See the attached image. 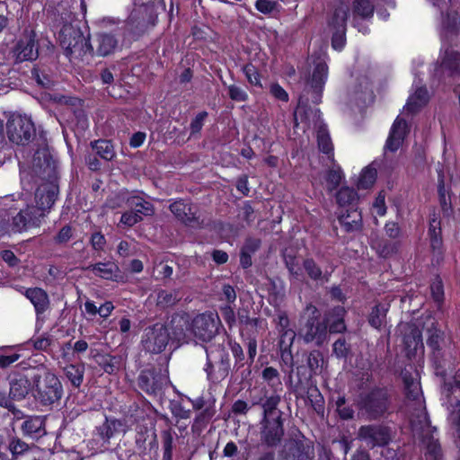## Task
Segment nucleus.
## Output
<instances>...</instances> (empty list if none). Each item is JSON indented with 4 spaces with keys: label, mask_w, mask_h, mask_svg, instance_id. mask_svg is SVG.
<instances>
[{
    "label": "nucleus",
    "mask_w": 460,
    "mask_h": 460,
    "mask_svg": "<svg viewBox=\"0 0 460 460\" xmlns=\"http://www.w3.org/2000/svg\"><path fill=\"white\" fill-rule=\"evenodd\" d=\"M32 382V394L40 405L50 406L61 399L63 387L55 374L45 371L41 375L33 376Z\"/></svg>",
    "instance_id": "nucleus-1"
},
{
    "label": "nucleus",
    "mask_w": 460,
    "mask_h": 460,
    "mask_svg": "<svg viewBox=\"0 0 460 460\" xmlns=\"http://www.w3.org/2000/svg\"><path fill=\"white\" fill-rule=\"evenodd\" d=\"M305 319L299 330V335L305 343L314 342L317 346L323 345L328 338L326 323L321 318V314L314 305H306L304 313Z\"/></svg>",
    "instance_id": "nucleus-2"
},
{
    "label": "nucleus",
    "mask_w": 460,
    "mask_h": 460,
    "mask_svg": "<svg viewBox=\"0 0 460 460\" xmlns=\"http://www.w3.org/2000/svg\"><path fill=\"white\" fill-rule=\"evenodd\" d=\"M59 40L62 48L65 49L66 56L71 58H82L86 54L93 56L94 54L88 39L83 32L71 24H65L59 32Z\"/></svg>",
    "instance_id": "nucleus-3"
},
{
    "label": "nucleus",
    "mask_w": 460,
    "mask_h": 460,
    "mask_svg": "<svg viewBox=\"0 0 460 460\" xmlns=\"http://www.w3.org/2000/svg\"><path fill=\"white\" fill-rule=\"evenodd\" d=\"M388 394L384 389H374L359 402V411L368 420H376L388 409Z\"/></svg>",
    "instance_id": "nucleus-4"
},
{
    "label": "nucleus",
    "mask_w": 460,
    "mask_h": 460,
    "mask_svg": "<svg viewBox=\"0 0 460 460\" xmlns=\"http://www.w3.org/2000/svg\"><path fill=\"white\" fill-rule=\"evenodd\" d=\"M7 134L13 143L25 145L35 136L34 124L26 116L14 115L7 121Z\"/></svg>",
    "instance_id": "nucleus-5"
},
{
    "label": "nucleus",
    "mask_w": 460,
    "mask_h": 460,
    "mask_svg": "<svg viewBox=\"0 0 460 460\" xmlns=\"http://www.w3.org/2000/svg\"><path fill=\"white\" fill-rule=\"evenodd\" d=\"M169 338L166 326L157 323L145 329L141 343L145 350L156 354L166 348Z\"/></svg>",
    "instance_id": "nucleus-6"
},
{
    "label": "nucleus",
    "mask_w": 460,
    "mask_h": 460,
    "mask_svg": "<svg viewBox=\"0 0 460 460\" xmlns=\"http://www.w3.org/2000/svg\"><path fill=\"white\" fill-rule=\"evenodd\" d=\"M219 317L212 313L198 314L191 321V331L199 339L208 341L217 332Z\"/></svg>",
    "instance_id": "nucleus-7"
},
{
    "label": "nucleus",
    "mask_w": 460,
    "mask_h": 460,
    "mask_svg": "<svg viewBox=\"0 0 460 460\" xmlns=\"http://www.w3.org/2000/svg\"><path fill=\"white\" fill-rule=\"evenodd\" d=\"M45 214L39 212L34 206H28L25 209L13 217L10 226L11 231L13 233H21L30 227H38L40 225L41 218Z\"/></svg>",
    "instance_id": "nucleus-8"
},
{
    "label": "nucleus",
    "mask_w": 460,
    "mask_h": 460,
    "mask_svg": "<svg viewBox=\"0 0 460 460\" xmlns=\"http://www.w3.org/2000/svg\"><path fill=\"white\" fill-rule=\"evenodd\" d=\"M358 436L370 447L385 446L391 439L389 429L378 425L362 426Z\"/></svg>",
    "instance_id": "nucleus-9"
},
{
    "label": "nucleus",
    "mask_w": 460,
    "mask_h": 460,
    "mask_svg": "<svg viewBox=\"0 0 460 460\" xmlns=\"http://www.w3.org/2000/svg\"><path fill=\"white\" fill-rule=\"evenodd\" d=\"M171 212L182 223L190 226H200L203 223L198 215V208L182 199L170 205Z\"/></svg>",
    "instance_id": "nucleus-10"
},
{
    "label": "nucleus",
    "mask_w": 460,
    "mask_h": 460,
    "mask_svg": "<svg viewBox=\"0 0 460 460\" xmlns=\"http://www.w3.org/2000/svg\"><path fill=\"white\" fill-rule=\"evenodd\" d=\"M13 56L16 62L32 61L39 56L35 34L31 32L23 35L13 49Z\"/></svg>",
    "instance_id": "nucleus-11"
},
{
    "label": "nucleus",
    "mask_w": 460,
    "mask_h": 460,
    "mask_svg": "<svg viewBox=\"0 0 460 460\" xmlns=\"http://www.w3.org/2000/svg\"><path fill=\"white\" fill-rule=\"evenodd\" d=\"M314 457V447L296 440L286 443L281 453V460H313Z\"/></svg>",
    "instance_id": "nucleus-12"
},
{
    "label": "nucleus",
    "mask_w": 460,
    "mask_h": 460,
    "mask_svg": "<svg viewBox=\"0 0 460 460\" xmlns=\"http://www.w3.org/2000/svg\"><path fill=\"white\" fill-rule=\"evenodd\" d=\"M402 376L404 383L407 407L411 408L416 405L421 406L425 403V401L419 380L413 377L406 370L402 372Z\"/></svg>",
    "instance_id": "nucleus-13"
},
{
    "label": "nucleus",
    "mask_w": 460,
    "mask_h": 460,
    "mask_svg": "<svg viewBox=\"0 0 460 460\" xmlns=\"http://www.w3.org/2000/svg\"><path fill=\"white\" fill-rule=\"evenodd\" d=\"M261 424L262 441H264L268 446L271 447L278 445L284 435L282 418L280 417L268 420L262 419Z\"/></svg>",
    "instance_id": "nucleus-14"
},
{
    "label": "nucleus",
    "mask_w": 460,
    "mask_h": 460,
    "mask_svg": "<svg viewBox=\"0 0 460 460\" xmlns=\"http://www.w3.org/2000/svg\"><path fill=\"white\" fill-rule=\"evenodd\" d=\"M427 344L437 356L441 355V351L447 344L445 332L438 328V323L432 317L428 318L427 326Z\"/></svg>",
    "instance_id": "nucleus-15"
},
{
    "label": "nucleus",
    "mask_w": 460,
    "mask_h": 460,
    "mask_svg": "<svg viewBox=\"0 0 460 460\" xmlns=\"http://www.w3.org/2000/svg\"><path fill=\"white\" fill-rule=\"evenodd\" d=\"M411 411V425L414 432H420L422 436L436 431V428L430 427V422L426 412L425 403L409 408Z\"/></svg>",
    "instance_id": "nucleus-16"
},
{
    "label": "nucleus",
    "mask_w": 460,
    "mask_h": 460,
    "mask_svg": "<svg viewBox=\"0 0 460 460\" xmlns=\"http://www.w3.org/2000/svg\"><path fill=\"white\" fill-rule=\"evenodd\" d=\"M165 381V376L150 369L143 370L138 376L139 387L149 394H155L160 392Z\"/></svg>",
    "instance_id": "nucleus-17"
},
{
    "label": "nucleus",
    "mask_w": 460,
    "mask_h": 460,
    "mask_svg": "<svg viewBox=\"0 0 460 460\" xmlns=\"http://www.w3.org/2000/svg\"><path fill=\"white\" fill-rule=\"evenodd\" d=\"M58 194V188L53 183H46L40 186L35 192V199L39 212L44 214V210L50 208L55 203Z\"/></svg>",
    "instance_id": "nucleus-18"
},
{
    "label": "nucleus",
    "mask_w": 460,
    "mask_h": 460,
    "mask_svg": "<svg viewBox=\"0 0 460 460\" xmlns=\"http://www.w3.org/2000/svg\"><path fill=\"white\" fill-rule=\"evenodd\" d=\"M230 369L229 357L226 353H221L220 360L214 366L208 355V361L204 370L207 373L208 379L213 383H218L225 379Z\"/></svg>",
    "instance_id": "nucleus-19"
},
{
    "label": "nucleus",
    "mask_w": 460,
    "mask_h": 460,
    "mask_svg": "<svg viewBox=\"0 0 460 460\" xmlns=\"http://www.w3.org/2000/svg\"><path fill=\"white\" fill-rule=\"evenodd\" d=\"M460 21V14L454 13L453 14L447 13V18L443 21V30L441 39L443 48L447 44L456 43L460 40V31L458 23Z\"/></svg>",
    "instance_id": "nucleus-20"
},
{
    "label": "nucleus",
    "mask_w": 460,
    "mask_h": 460,
    "mask_svg": "<svg viewBox=\"0 0 460 460\" xmlns=\"http://www.w3.org/2000/svg\"><path fill=\"white\" fill-rule=\"evenodd\" d=\"M328 77V66L325 61L320 60L315 63L312 78L309 82L311 88L315 94L314 102L319 103L321 102V94Z\"/></svg>",
    "instance_id": "nucleus-21"
},
{
    "label": "nucleus",
    "mask_w": 460,
    "mask_h": 460,
    "mask_svg": "<svg viewBox=\"0 0 460 460\" xmlns=\"http://www.w3.org/2000/svg\"><path fill=\"white\" fill-rule=\"evenodd\" d=\"M407 132L408 127L406 121L397 117L392 125L385 147L392 152L397 151L402 146Z\"/></svg>",
    "instance_id": "nucleus-22"
},
{
    "label": "nucleus",
    "mask_w": 460,
    "mask_h": 460,
    "mask_svg": "<svg viewBox=\"0 0 460 460\" xmlns=\"http://www.w3.org/2000/svg\"><path fill=\"white\" fill-rule=\"evenodd\" d=\"M22 293L33 305L37 315L43 314L49 308V297L44 289L29 288H24Z\"/></svg>",
    "instance_id": "nucleus-23"
},
{
    "label": "nucleus",
    "mask_w": 460,
    "mask_h": 460,
    "mask_svg": "<svg viewBox=\"0 0 460 460\" xmlns=\"http://www.w3.org/2000/svg\"><path fill=\"white\" fill-rule=\"evenodd\" d=\"M346 311L343 306L338 305L332 308L326 314L323 320L326 325H329L330 333H342L346 331L344 323V316Z\"/></svg>",
    "instance_id": "nucleus-24"
},
{
    "label": "nucleus",
    "mask_w": 460,
    "mask_h": 460,
    "mask_svg": "<svg viewBox=\"0 0 460 460\" xmlns=\"http://www.w3.org/2000/svg\"><path fill=\"white\" fill-rule=\"evenodd\" d=\"M437 73H447L449 76L456 75H460V54L453 50H445L439 68L436 69Z\"/></svg>",
    "instance_id": "nucleus-25"
},
{
    "label": "nucleus",
    "mask_w": 460,
    "mask_h": 460,
    "mask_svg": "<svg viewBox=\"0 0 460 460\" xmlns=\"http://www.w3.org/2000/svg\"><path fill=\"white\" fill-rule=\"evenodd\" d=\"M21 429L25 436L40 438L45 431V419L41 416H28L22 422Z\"/></svg>",
    "instance_id": "nucleus-26"
},
{
    "label": "nucleus",
    "mask_w": 460,
    "mask_h": 460,
    "mask_svg": "<svg viewBox=\"0 0 460 460\" xmlns=\"http://www.w3.org/2000/svg\"><path fill=\"white\" fill-rule=\"evenodd\" d=\"M31 390L32 385L26 376L19 375L10 382V395L13 400L24 399Z\"/></svg>",
    "instance_id": "nucleus-27"
},
{
    "label": "nucleus",
    "mask_w": 460,
    "mask_h": 460,
    "mask_svg": "<svg viewBox=\"0 0 460 460\" xmlns=\"http://www.w3.org/2000/svg\"><path fill=\"white\" fill-rule=\"evenodd\" d=\"M128 208H132L135 212L141 216H151L154 213L153 205L145 200L143 198L136 195H126L121 193L119 195Z\"/></svg>",
    "instance_id": "nucleus-28"
},
{
    "label": "nucleus",
    "mask_w": 460,
    "mask_h": 460,
    "mask_svg": "<svg viewBox=\"0 0 460 460\" xmlns=\"http://www.w3.org/2000/svg\"><path fill=\"white\" fill-rule=\"evenodd\" d=\"M339 222L346 232L359 231L362 227V216L358 209L347 210L339 217Z\"/></svg>",
    "instance_id": "nucleus-29"
},
{
    "label": "nucleus",
    "mask_w": 460,
    "mask_h": 460,
    "mask_svg": "<svg viewBox=\"0 0 460 460\" xmlns=\"http://www.w3.org/2000/svg\"><path fill=\"white\" fill-rule=\"evenodd\" d=\"M428 100L429 94L427 89L425 87H419L415 90L414 93L409 97L404 106V111L410 113H415L428 102Z\"/></svg>",
    "instance_id": "nucleus-30"
},
{
    "label": "nucleus",
    "mask_w": 460,
    "mask_h": 460,
    "mask_svg": "<svg viewBox=\"0 0 460 460\" xmlns=\"http://www.w3.org/2000/svg\"><path fill=\"white\" fill-rule=\"evenodd\" d=\"M280 333L279 347L280 350L281 358L286 363H291L293 360L291 347L294 342L296 333L294 331H285Z\"/></svg>",
    "instance_id": "nucleus-31"
},
{
    "label": "nucleus",
    "mask_w": 460,
    "mask_h": 460,
    "mask_svg": "<svg viewBox=\"0 0 460 460\" xmlns=\"http://www.w3.org/2000/svg\"><path fill=\"white\" fill-rule=\"evenodd\" d=\"M422 442L426 447V460H441L442 452L438 439L432 433L422 436Z\"/></svg>",
    "instance_id": "nucleus-32"
},
{
    "label": "nucleus",
    "mask_w": 460,
    "mask_h": 460,
    "mask_svg": "<svg viewBox=\"0 0 460 460\" xmlns=\"http://www.w3.org/2000/svg\"><path fill=\"white\" fill-rule=\"evenodd\" d=\"M281 397L279 394H273L266 397L265 401L261 403V407L263 409L262 419L268 420L282 417V411L278 409Z\"/></svg>",
    "instance_id": "nucleus-33"
},
{
    "label": "nucleus",
    "mask_w": 460,
    "mask_h": 460,
    "mask_svg": "<svg viewBox=\"0 0 460 460\" xmlns=\"http://www.w3.org/2000/svg\"><path fill=\"white\" fill-rule=\"evenodd\" d=\"M96 54L106 57L114 52L117 47V40L111 34H100L96 39Z\"/></svg>",
    "instance_id": "nucleus-34"
},
{
    "label": "nucleus",
    "mask_w": 460,
    "mask_h": 460,
    "mask_svg": "<svg viewBox=\"0 0 460 460\" xmlns=\"http://www.w3.org/2000/svg\"><path fill=\"white\" fill-rule=\"evenodd\" d=\"M94 360L107 374H114L119 368V358L110 354H96Z\"/></svg>",
    "instance_id": "nucleus-35"
},
{
    "label": "nucleus",
    "mask_w": 460,
    "mask_h": 460,
    "mask_svg": "<svg viewBox=\"0 0 460 460\" xmlns=\"http://www.w3.org/2000/svg\"><path fill=\"white\" fill-rule=\"evenodd\" d=\"M94 275L105 279H112L119 271L118 266L114 262H99L88 267Z\"/></svg>",
    "instance_id": "nucleus-36"
},
{
    "label": "nucleus",
    "mask_w": 460,
    "mask_h": 460,
    "mask_svg": "<svg viewBox=\"0 0 460 460\" xmlns=\"http://www.w3.org/2000/svg\"><path fill=\"white\" fill-rule=\"evenodd\" d=\"M303 267L311 279L314 281H329L330 274L324 273L313 259H305L303 262Z\"/></svg>",
    "instance_id": "nucleus-37"
},
{
    "label": "nucleus",
    "mask_w": 460,
    "mask_h": 460,
    "mask_svg": "<svg viewBox=\"0 0 460 460\" xmlns=\"http://www.w3.org/2000/svg\"><path fill=\"white\" fill-rule=\"evenodd\" d=\"M122 423L118 420H106L104 423L98 427V434L103 441H109L118 432L122 429Z\"/></svg>",
    "instance_id": "nucleus-38"
},
{
    "label": "nucleus",
    "mask_w": 460,
    "mask_h": 460,
    "mask_svg": "<svg viewBox=\"0 0 460 460\" xmlns=\"http://www.w3.org/2000/svg\"><path fill=\"white\" fill-rule=\"evenodd\" d=\"M349 13V5L344 3H341L335 9L332 15L331 20L329 21V25L333 28V30L338 29H345L346 28V21Z\"/></svg>",
    "instance_id": "nucleus-39"
},
{
    "label": "nucleus",
    "mask_w": 460,
    "mask_h": 460,
    "mask_svg": "<svg viewBox=\"0 0 460 460\" xmlns=\"http://www.w3.org/2000/svg\"><path fill=\"white\" fill-rule=\"evenodd\" d=\"M96 154L106 161H111L115 156L114 146L110 140L99 139L91 143Z\"/></svg>",
    "instance_id": "nucleus-40"
},
{
    "label": "nucleus",
    "mask_w": 460,
    "mask_h": 460,
    "mask_svg": "<svg viewBox=\"0 0 460 460\" xmlns=\"http://www.w3.org/2000/svg\"><path fill=\"white\" fill-rule=\"evenodd\" d=\"M65 375L75 387H79L84 376V364H70L64 368Z\"/></svg>",
    "instance_id": "nucleus-41"
},
{
    "label": "nucleus",
    "mask_w": 460,
    "mask_h": 460,
    "mask_svg": "<svg viewBox=\"0 0 460 460\" xmlns=\"http://www.w3.org/2000/svg\"><path fill=\"white\" fill-rule=\"evenodd\" d=\"M403 341L409 349H417L418 346H422L421 332L417 326H410L409 332L404 334Z\"/></svg>",
    "instance_id": "nucleus-42"
},
{
    "label": "nucleus",
    "mask_w": 460,
    "mask_h": 460,
    "mask_svg": "<svg viewBox=\"0 0 460 460\" xmlns=\"http://www.w3.org/2000/svg\"><path fill=\"white\" fill-rule=\"evenodd\" d=\"M376 170L370 166L364 168L359 175L358 181V187L359 189H368L372 187L376 180Z\"/></svg>",
    "instance_id": "nucleus-43"
},
{
    "label": "nucleus",
    "mask_w": 460,
    "mask_h": 460,
    "mask_svg": "<svg viewBox=\"0 0 460 460\" xmlns=\"http://www.w3.org/2000/svg\"><path fill=\"white\" fill-rule=\"evenodd\" d=\"M357 199L358 194L352 188L342 187L336 194L337 203L341 207L353 205Z\"/></svg>",
    "instance_id": "nucleus-44"
},
{
    "label": "nucleus",
    "mask_w": 460,
    "mask_h": 460,
    "mask_svg": "<svg viewBox=\"0 0 460 460\" xmlns=\"http://www.w3.org/2000/svg\"><path fill=\"white\" fill-rule=\"evenodd\" d=\"M307 366L314 375L320 374L323 366V356L319 350H313L307 356Z\"/></svg>",
    "instance_id": "nucleus-45"
},
{
    "label": "nucleus",
    "mask_w": 460,
    "mask_h": 460,
    "mask_svg": "<svg viewBox=\"0 0 460 460\" xmlns=\"http://www.w3.org/2000/svg\"><path fill=\"white\" fill-rule=\"evenodd\" d=\"M387 312V307L384 305H376L373 307L368 322L374 328H380L383 324Z\"/></svg>",
    "instance_id": "nucleus-46"
},
{
    "label": "nucleus",
    "mask_w": 460,
    "mask_h": 460,
    "mask_svg": "<svg viewBox=\"0 0 460 460\" xmlns=\"http://www.w3.org/2000/svg\"><path fill=\"white\" fill-rule=\"evenodd\" d=\"M317 140H318V146L319 149L327 155H333V146L331 140V137L329 136L328 131L325 128L321 127L317 131Z\"/></svg>",
    "instance_id": "nucleus-47"
},
{
    "label": "nucleus",
    "mask_w": 460,
    "mask_h": 460,
    "mask_svg": "<svg viewBox=\"0 0 460 460\" xmlns=\"http://www.w3.org/2000/svg\"><path fill=\"white\" fill-rule=\"evenodd\" d=\"M216 413L215 407L209 405L201 411L194 419L193 428L202 429L209 420L213 418Z\"/></svg>",
    "instance_id": "nucleus-48"
},
{
    "label": "nucleus",
    "mask_w": 460,
    "mask_h": 460,
    "mask_svg": "<svg viewBox=\"0 0 460 460\" xmlns=\"http://www.w3.org/2000/svg\"><path fill=\"white\" fill-rule=\"evenodd\" d=\"M179 300L175 291L161 290L157 294V305L161 307H169L176 304Z\"/></svg>",
    "instance_id": "nucleus-49"
},
{
    "label": "nucleus",
    "mask_w": 460,
    "mask_h": 460,
    "mask_svg": "<svg viewBox=\"0 0 460 460\" xmlns=\"http://www.w3.org/2000/svg\"><path fill=\"white\" fill-rule=\"evenodd\" d=\"M336 411L342 420H351L354 416V410L346 403L344 396H339L335 402Z\"/></svg>",
    "instance_id": "nucleus-50"
},
{
    "label": "nucleus",
    "mask_w": 460,
    "mask_h": 460,
    "mask_svg": "<svg viewBox=\"0 0 460 460\" xmlns=\"http://www.w3.org/2000/svg\"><path fill=\"white\" fill-rule=\"evenodd\" d=\"M374 5L371 0H355L354 13L361 17H369L373 14Z\"/></svg>",
    "instance_id": "nucleus-51"
},
{
    "label": "nucleus",
    "mask_w": 460,
    "mask_h": 460,
    "mask_svg": "<svg viewBox=\"0 0 460 460\" xmlns=\"http://www.w3.org/2000/svg\"><path fill=\"white\" fill-rule=\"evenodd\" d=\"M243 72L249 84L254 86L262 87L260 73L252 64L243 66Z\"/></svg>",
    "instance_id": "nucleus-52"
},
{
    "label": "nucleus",
    "mask_w": 460,
    "mask_h": 460,
    "mask_svg": "<svg viewBox=\"0 0 460 460\" xmlns=\"http://www.w3.org/2000/svg\"><path fill=\"white\" fill-rule=\"evenodd\" d=\"M342 177L341 170H329L325 176L327 190L329 191L334 190L340 185Z\"/></svg>",
    "instance_id": "nucleus-53"
},
{
    "label": "nucleus",
    "mask_w": 460,
    "mask_h": 460,
    "mask_svg": "<svg viewBox=\"0 0 460 460\" xmlns=\"http://www.w3.org/2000/svg\"><path fill=\"white\" fill-rule=\"evenodd\" d=\"M127 25L128 29L134 32H143L146 29V22L144 20H140L139 13L137 12L131 13L129 15Z\"/></svg>",
    "instance_id": "nucleus-54"
},
{
    "label": "nucleus",
    "mask_w": 460,
    "mask_h": 460,
    "mask_svg": "<svg viewBox=\"0 0 460 460\" xmlns=\"http://www.w3.org/2000/svg\"><path fill=\"white\" fill-rule=\"evenodd\" d=\"M31 79H33L39 86H41L43 88H50L52 85V80L50 77L43 73L40 72L39 68H33L31 70Z\"/></svg>",
    "instance_id": "nucleus-55"
},
{
    "label": "nucleus",
    "mask_w": 460,
    "mask_h": 460,
    "mask_svg": "<svg viewBox=\"0 0 460 460\" xmlns=\"http://www.w3.org/2000/svg\"><path fill=\"white\" fill-rule=\"evenodd\" d=\"M227 89L228 95L231 100L241 102H246L248 100V94L242 87L235 84H230L227 86Z\"/></svg>",
    "instance_id": "nucleus-56"
},
{
    "label": "nucleus",
    "mask_w": 460,
    "mask_h": 460,
    "mask_svg": "<svg viewBox=\"0 0 460 460\" xmlns=\"http://www.w3.org/2000/svg\"><path fill=\"white\" fill-rule=\"evenodd\" d=\"M430 291H431V296L436 302L440 303L443 301L444 288H443L442 280L440 279L437 278L431 283Z\"/></svg>",
    "instance_id": "nucleus-57"
},
{
    "label": "nucleus",
    "mask_w": 460,
    "mask_h": 460,
    "mask_svg": "<svg viewBox=\"0 0 460 460\" xmlns=\"http://www.w3.org/2000/svg\"><path fill=\"white\" fill-rule=\"evenodd\" d=\"M208 115L207 111H201L196 115L190 125L191 135L197 134L201 130Z\"/></svg>",
    "instance_id": "nucleus-58"
},
{
    "label": "nucleus",
    "mask_w": 460,
    "mask_h": 460,
    "mask_svg": "<svg viewBox=\"0 0 460 460\" xmlns=\"http://www.w3.org/2000/svg\"><path fill=\"white\" fill-rule=\"evenodd\" d=\"M142 220V216L134 210L127 211L122 214L120 223L127 226H133Z\"/></svg>",
    "instance_id": "nucleus-59"
},
{
    "label": "nucleus",
    "mask_w": 460,
    "mask_h": 460,
    "mask_svg": "<svg viewBox=\"0 0 460 460\" xmlns=\"http://www.w3.org/2000/svg\"><path fill=\"white\" fill-rule=\"evenodd\" d=\"M9 449L13 456H20L29 450V446L20 438H14L10 442Z\"/></svg>",
    "instance_id": "nucleus-60"
},
{
    "label": "nucleus",
    "mask_w": 460,
    "mask_h": 460,
    "mask_svg": "<svg viewBox=\"0 0 460 460\" xmlns=\"http://www.w3.org/2000/svg\"><path fill=\"white\" fill-rule=\"evenodd\" d=\"M332 48L341 50L345 45V29L334 30L332 38Z\"/></svg>",
    "instance_id": "nucleus-61"
},
{
    "label": "nucleus",
    "mask_w": 460,
    "mask_h": 460,
    "mask_svg": "<svg viewBox=\"0 0 460 460\" xmlns=\"http://www.w3.org/2000/svg\"><path fill=\"white\" fill-rule=\"evenodd\" d=\"M284 258L286 267L288 268L290 274L293 275L295 278H298V276L300 275V267L296 258L292 255H285Z\"/></svg>",
    "instance_id": "nucleus-62"
},
{
    "label": "nucleus",
    "mask_w": 460,
    "mask_h": 460,
    "mask_svg": "<svg viewBox=\"0 0 460 460\" xmlns=\"http://www.w3.org/2000/svg\"><path fill=\"white\" fill-rule=\"evenodd\" d=\"M270 92L274 98L282 102H288V93L278 83H274L270 87Z\"/></svg>",
    "instance_id": "nucleus-63"
},
{
    "label": "nucleus",
    "mask_w": 460,
    "mask_h": 460,
    "mask_svg": "<svg viewBox=\"0 0 460 460\" xmlns=\"http://www.w3.org/2000/svg\"><path fill=\"white\" fill-rule=\"evenodd\" d=\"M333 353L338 358H345L349 352V348L344 339H339L333 343Z\"/></svg>",
    "instance_id": "nucleus-64"
}]
</instances>
